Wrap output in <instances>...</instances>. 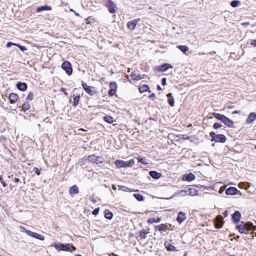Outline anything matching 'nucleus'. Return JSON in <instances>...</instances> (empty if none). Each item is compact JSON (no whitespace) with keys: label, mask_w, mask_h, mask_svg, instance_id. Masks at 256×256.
<instances>
[{"label":"nucleus","mask_w":256,"mask_h":256,"mask_svg":"<svg viewBox=\"0 0 256 256\" xmlns=\"http://www.w3.org/2000/svg\"><path fill=\"white\" fill-rule=\"evenodd\" d=\"M139 237L140 240H144L146 238V235L145 232H143L142 231L140 232L139 234Z\"/></svg>","instance_id":"41"},{"label":"nucleus","mask_w":256,"mask_h":256,"mask_svg":"<svg viewBox=\"0 0 256 256\" xmlns=\"http://www.w3.org/2000/svg\"><path fill=\"white\" fill-rule=\"evenodd\" d=\"M99 211H100V208H96L92 211V214H94V216H96L98 214Z\"/></svg>","instance_id":"46"},{"label":"nucleus","mask_w":256,"mask_h":256,"mask_svg":"<svg viewBox=\"0 0 256 256\" xmlns=\"http://www.w3.org/2000/svg\"><path fill=\"white\" fill-rule=\"evenodd\" d=\"M80 100V96H74L73 106H77L79 103Z\"/></svg>","instance_id":"31"},{"label":"nucleus","mask_w":256,"mask_h":256,"mask_svg":"<svg viewBox=\"0 0 256 256\" xmlns=\"http://www.w3.org/2000/svg\"><path fill=\"white\" fill-rule=\"evenodd\" d=\"M227 214H228V211H227V210H225V211L224 212V214L225 216H227Z\"/></svg>","instance_id":"63"},{"label":"nucleus","mask_w":256,"mask_h":256,"mask_svg":"<svg viewBox=\"0 0 256 256\" xmlns=\"http://www.w3.org/2000/svg\"><path fill=\"white\" fill-rule=\"evenodd\" d=\"M250 44L253 46L254 47H256V40H252L250 42Z\"/></svg>","instance_id":"54"},{"label":"nucleus","mask_w":256,"mask_h":256,"mask_svg":"<svg viewBox=\"0 0 256 256\" xmlns=\"http://www.w3.org/2000/svg\"><path fill=\"white\" fill-rule=\"evenodd\" d=\"M222 125L220 123L216 122L214 124L213 127L214 129H218L222 127Z\"/></svg>","instance_id":"43"},{"label":"nucleus","mask_w":256,"mask_h":256,"mask_svg":"<svg viewBox=\"0 0 256 256\" xmlns=\"http://www.w3.org/2000/svg\"><path fill=\"white\" fill-rule=\"evenodd\" d=\"M156 230H158L160 232H166L168 228V225L166 224H161L156 226Z\"/></svg>","instance_id":"22"},{"label":"nucleus","mask_w":256,"mask_h":256,"mask_svg":"<svg viewBox=\"0 0 256 256\" xmlns=\"http://www.w3.org/2000/svg\"><path fill=\"white\" fill-rule=\"evenodd\" d=\"M20 179H19L18 178H14V180H13V181H14V182H15V183H18V182H20Z\"/></svg>","instance_id":"56"},{"label":"nucleus","mask_w":256,"mask_h":256,"mask_svg":"<svg viewBox=\"0 0 256 256\" xmlns=\"http://www.w3.org/2000/svg\"><path fill=\"white\" fill-rule=\"evenodd\" d=\"M104 216L106 218L110 220L112 218V212L108 210H104Z\"/></svg>","instance_id":"30"},{"label":"nucleus","mask_w":256,"mask_h":256,"mask_svg":"<svg viewBox=\"0 0 256 256\" xmlns=\"http://www.w3.org/2000/svg\"><path fill=\"white\" fill-rule=\"evenodd\" d=\"M222 122L229 128L234 127V122L226 116Z\"/></svg>","instance_id":"21"},{"label":"nucleus","mask_w":256,"mask_h":256,"mask_svg":"<svg viewBox=\"0 0 256 256\" xmlns=\"http://www.w3.org/2000/svg\"><path fill=\"white\" fill-rule=\"evenodd\" d=\"M134 196L138 201L141 202L144 200V197L141 194H134Z\"/></svg>","instance_id":"34"},{"label":"nucleus","mask_w":256,"mask_h":256,"mask_svg":"<svg viewBox=\"0 0 256 256\" xmlns=\"http://www.w3.org/2000/svg\"><path fill=\"white\" fill-rule=\"evenodd\" d=\"M167 97L168 98V102L170 104V106H173L174 104V98L172 96V94L171 93L168 94L167 95Z\"/></svg>","instance_id":"24"},{"label":"nucleus","mask_w":256,"mask_h":256,"mask_svg":"<svg viewBox=\"0 0 256 256\" xmlns=\"http://www.w3.org/2000/svg\"><path fill=\"white\" fill-rule=\"evenodd\" d=\"M186 219V216L184 213L182 212H180L178 213V216L176 218V220L179 224L182 223Z\"/></svg>","instance_id":"13"},{"label":"nucleus","mask_w":256,"mask_h":256,"mask_svg":"<svg viewBox=\"0 0 256 256\" xmlns=\"http://www.w3.org/2000/svg\"><path fill=\"white\" fill-rule=\"evenodd\" d=\"M0 182L4 187H6V183L4 181H2Z\"/></svg>","instance_id":"58"},{"label":"nucleus","mask_w":256,"mask_h":256,"mask_svg":"<svg viewBox=\"0 0 256 256\" xmlns=\"http://www.w3.org/2000/svg\"><path fill=\"white\" fill-rule=\"evenodd\" d=\"M177 195H179L182 196H184L187 195V191L186 190H180L176 194Z\"/></svg>","instance_id":"36"},{"label":"nucleus","mask_w":256,"mask_h":256,"mask_svg":"<svg viewBox=\"0 0 256 256\" xmlns=\"http://www.w3.org/2000/svg\"><path fill=\"white\" fill-rule=\"evenodd\" d=\"M53 246L58 250L70 251V244H54Z\"/></svg>","instance_id":"5"},{"label":"nucleus","mask_w":256,"mask_h":256,"mask_svg":"<svg viewBox=\"0 0 256 256\" xmlns=\"http://www.w3.org/2000/svg\"><path fill=\"white\" fill-rule=\"evenodd\" d=\"M149 86L147 84H144L139 88V91L140 93H144L148 91Z\"/></svg>","instance_id":"26"},{"label":"nucleus","mask_w":256,"mask_h":256,"mask_svg":"<svg viewBox=\"0 0 256 256\" xmlns=\"http://www.w3.org/2000/svg\"><path fill=\"white\" fill-rule=\"evenodd\" d=\"M134 163L135 162L133 159L130 160L128 161L118 160L115 162V164L118 168L132 167Z\"/></svg>","instance_id":"3"},{"label":"nucleus","mask_w":256,"mask_h":256,"mask_svg":"<svg viewBox=\"0 0 256 256\" xmlns=\"http://www.w3.org/2000/svg\"><path fill=\"white\" fill-rule=\"evenodd\" d=\"M149 174L152 178L154 179H158L162 176V174L154 170L150 171Z\"/></svg>","instance_id":"23"},{"label":"nucleus","mask_w":256,"mask_h":256,"mask_svg":"<svg viewBox=\"0 0 256 256\" xmlns=\"http://www.w3.org/2000/svg\"><path fill=\"white\" fill-rule=\"evenodd\" d=\"M104 120L109 124L112 123V116H106L104 117Z\"/></svg>","instance_id":"38"},{"label":"nucleus","mask_w":256,"mask_h":256,"mask_svg":"<svg viewBox=\"0 0 256 256\" xmlns=\"http://www.w3.org/2000/svg\"><path fill=\"white\" fill-rule=\"evenodd\" d=\"M187 191V195L190 196H195L198 195V190L194 188H188Z\"/></svg>","instance_id":"19"},{"label":"nucleus","mask_w":256,"mask_h":256,"mask_svg":"<svg viewBox=\"0 0 256 256\" xmlns=\"http://www.w3.org/2000/svg\"><path fill=\"white\" fill-rule=\"evenodd\" d=\"M256 120V113L251 112L246 119V122L247 124H250Z\"/></svg>","instance_id":"12"},{"label":"nucleus","mask_w":256,"mask_h":256,"mask_svg":"<svg viewBox=\"0 0 256 256\" xmlns=\"http://www.w3.org/2000/svg\"><path fill=\"white\" fill-rule=\"evenodd\" d=\"M178 48L184 53H186L188 50V48L186 46H178Z\"/></svg>","instance_id":"33"},{"label":"nucleus","mask_w":256,"mask_h":256,"mask_svg":"<svg viewBox=\"0 0 256 256\" xmlns=\"http://www.w3.org/2000/svg\"><path fill=\"white\" fill-rule=\"evenodd\" d=\"M240 112L238 110H235L232 112V114H240Z\"/></svg>","instance_id":"59"},{"label":"nucleus","mask_w":256,"mask_h":256,"mask_svg":"<svg viewBox=\"0 0 256 256\" xmlns=\"http://www.w3.org/2000/svg\"><path fill=\"white\" fill-rule=\"evenodd\" d=\"M110 89L108 90V94L110 96H112V82H110Z\"/></svg>","instance_id":"52"},{"label":"nucleus","mask_w":256,"mask_h":256,"mask_svg":"<svg viewBox=\"0 0 256 256\" xmlns=\"http://www.w3.org/2000/svg\"><path fill=\"white\" fill-rule=\"evenodd\" d=\"M86 24H88L95 21L94 18L92 16H88L86 20Z\"/></svg>","instance_id":"32"},{"label":"nucleus","mask_w":256,"mask_h":256,"mask_svg":"<svg viewBox=\"0 0 256 256\" xmlns=\"http://www.w3.org/2000/svg\"><path fill=\"white\" fill-rule=\"evenodd\" d=\"M212 114L216 118L217 120H219L222 121V122H223L224 118H226L225 116H224L223 114H218V113L214 112V113H213Z\"/></svg>","instance_id":"25"},{"label":"nucleus","mask_w":256,"mask_h":256,"mask_svg":"<svg viewBox=\"0 0 256 256\" xmlns=\"http://www.w3.org/2000/svg\"><path fill=\"white\" fill-rule=\"evenodd\" d=\"M238 190L234 187H230L226 190V194L227 195H234L236 194Z\"/></svg>","instance_id":"17"},{"label":"nucleus","mask_w":256,"mask_h":256,"mask_svg":"<svg viewBox=\"0 0 256 256\" xmlns=\"http://www.w3.org/2000/svg\"><path fill=\"white\" fill-rule=\"evenodd\" d=\"M30 108V104L28 102H24L22 106V109L23 111L25 112Z\"/></svg>","instance_id":"29"},{"label":"nucleus","mask_w":256,"mask_h":256,"mask_svg":"<svg viewBox=\"0 0 256 256\" xmlns=\"http://www.w3.org/2000/svg\"><path fill=\"white\" fill-rule=\"evenodd\" d=\"M82 86L85 92L89 95L92 96L95 94L96 91L94 86H88L86 83L84 82L82 83Z\"/></svg>","instance_id":"7"},{"label":"nucleus","mask_w":256,"mask_h":256,"mask_svg":"<svg viewBox=\"0 0 256 256\" xmlns=\"http://www.w3.org/2000/svg\"><path fill=\"white\" fill-rule=\"evenodd\" d=\"M29 236L40 240H44V236L32 231H30Z\"/></svg>","instance_id":"15"},{"label":"nucleus","mask_w":256,"mask_h":256,"mask_svg":"<svg viewBox=\"0 0 256 256\" xmlns=\"http://www.w3.org/2000/svg\"><path fill=\"white\" fill-rule=\"evenodd\" d=\"M210 136L212 138L211 142L224 143L226 142V138L224 135L222 134H216L214 132H211L210 133Z\"/></svg>","instance_id":"2"},{"label":"nucleus","mask_w":256,"mask_h":256,"mask_svg":"<svg viewBox=\"0 0 256 256\" xmlns=\"http://www.w3.org/2000/svg\"><path fill=\"white\" fill-rule=\"evenodd\" d=\"M78 130H80V131H83V132H86V130H84V128H80L78 129Z\"/></svg>","instance_id":"64"},{"label":"nucleus","mask_w":256,"mask_h":256,"mask_svg":"<svg viewBox=\"0 0 256 256\" xmlns=\"http://www.w3.org/2000/svg\"><path fill=\"white\" fill-rule=\"evenodd\" d=\"M140 21V19L138 18L128 22L127 24V28L131 30H134Z\"/></svg>","instance_id":"8"},{"label":"nucleus","mask_w":256,"mask_h":256,"mask_svg":"<svg viewBox=\"0 0 256 256\" xmlns=\"http://www.w3.org/2000/svg\"><path fill=\"white\" fill-rule=\"evenodd\" d=\"M172 66L169 64H164L158 66L156 70L160 72H164L166 71L169 68H172Z\"/></svg>","instance_id":"10"},{"label":"nucleus","mask_w":256,"mask_h":256,"mask_svg":"<svg viewBox=\"0 0 256 256\" xmlns=\"http://www.w3.org/2000/svg\"><path fill=\"white\" fill-rule=\"evenodd\" d=\"M166 78H162V84L163 86H165L166 85Z\"/></svg>","instance_id":"55"},{"label":"nucleus","mask_w":256,"mask_h":256,"mask_svg":"<svg viewBox=\"0 0 256 256\" xmlns=\"http://www.w3.org/2000/svg\"><path fill=\"white\" fill-rule=\"evenodd\" d=\"M114 88H116V89L117 88V85L115 82H113V95H114L116 92V90L114 89Z\"/></svg>","instance_id":"51"},{"label":"nucleus","mask_w":256,"mask_h":256,"mask_svg":"<svg viewBox=\"0 0 256 256\" xmlns=\"http://www.w3.org/2000/svg\"><path fill=\"white\" fill-rule=\"evenodd\" d=\"M146 76V75L140 74L136 72H134L130 74V77L134 80H139L144 78Z\"/></svg>","instance_id":"9"},{"label":"nucleus","mask_w":256,"mask_h":256,"mask_svg":"<svg viewBox=\"0 0 256 256\" xmlns=\"http://www.w3.org/2000/svg\"><path fill=\"white\" fill-rule=\"evenodd\" d=\"M154 97H155V94H152L151 95H150L149 96V98H154Z\"/></svg>","instance_id":"60"},{"label":"nucleus","mask_w":256,"mask_h":256,"mask_svg":"<svg viewBox=\"0 0 256 256\" xmlns=\"http://www.w3.org/2000/svg\"><path fill=\"white\" fill-rule=\"evenodd\" d=\"M138 161L143 164H146L148 162H146L145 158H138Z\"/></svg>","instance_id":"44"},{"label":"nucleus","mask_w":256,"mask_h":256,"mask_svg":"<svg viewBox=\"0 0 256 256\" xmlns=\"http://www.w3.org/2000/svg\"><path fill=\"white\" fill-rule=\"evenodd\" d=\"M33 171L38 175L39 176L40 174V172L39 169L37 168H34Z\"/></svg>","instance_id":"47"},{"label":"nucleus","mask_w":256,"mask_h":256,"mask_svg":"<svg viewBox=\"0 0 256 256\" xmlns=\"http://www.w3.org/2000/svg\"><path fill=\"white\" fill-rule=\"evenodd\" d=\"M60 91L64 93L65 96H68V94L66 92V89L64 88H61Z\"/></svg>","instance_id":"50"},{"label":"nucleus","mask_w":256,"mask_h":256,"mask_svg":"<svg viewBox=\"0 0 256 256\" xmlns=\"http://www.w3.org/2000/svg\"><path fill=\"white\" fill-rule=\"evenodd\" d=\"M34 94L32 92H28L27 97L26 98V100H33Z\"/></svg>","instance_id":"39"},{"label":"nucleus","mask_w":256,"mask_h":256,"mask_svg":"<svg viewBox=\"0 0 256 256\" xmlns=\"http://www.w3.org/2000/svg\"><path fill=\"white\" fill-rule=\"evenodd\" d=\"M16 88L24 92L27 89V84L25 82H18L16 84Z\"/></svg>","instance_id":"16"},{"label":"nucleus","mask_w":256,"mask_h":256,"mask_svg":"<svg viewBox=\"0 0 256 256\" xmlns=\"http://www.w3.org/2000/svg\"><path fill=\"white\" fill-rule=\"evenodd\" d=\"M18 99V96L15 93L11 92L8 95V100L11 104H14Z\"/></svg>","instance_id":"11"},{"label":"nucleus","mask_w":256,"mask_h":256,"mask_svg":"<svg viewBox=\"0 0 256 256\" xmlns=\"http://www.w3.org/2000/svg\"><path fill=\"white\" fill-rule=\"evenodd\" d=\"M90 200L94 203V204H96L97 202L99 200L98 198H94L93 197H91L90 198Z\"/></svg>","instance_id":"49"},{"label":"nucleus","mask_w":256,"mask_h":256,"mask_svg":"<svg viewBox=\"0 0 256 256\" xmlns=\"http://www.w3.org/2000/svg\"><path fill=\"white\" fill-rule=\"evenodd\" d=\"M157 88H158V90H162V88H161V87L159 85L158 86Z\"/></svg>","instance_id":"62"},{"label":"nucleus","mask_w":256,"mask_h":256,"mask_svg":"<svg viewBox=\"0 0 256 256\" xmlns=\"http://www.w3.org/2000/svg\"><path fill=\"white\" fill-rule=\"evenodd\" d=\"M106 6L108 8L109 12L112 13V2L109 0L108 4H106Z\"/></svg>","instance_id":"40"},{"label":"nucleus","mask_w":256,"mask_h":256,"mask_svg":"<svg viewBox=\"0 0 256 256\" xmlns=\"http://www.w3.org/2000/svg\"><path fill=\"white\" fill-rule=\"evenodd\" d=\"M6 140V138L4 136L0 137V142H2Z\"/></svg>","instance_id":"57"},{"label":"nucleus","mask_w":256,"mask_h":256,"mask_svg":"<svg viewBox=\"0 0 256 256\" xmlns=\"http://www.w3.org/2000/svg\"><path fill=\"white\" fill-rule=\"evenodd\" d=\"M16 44L13 43L12 42H8L6 44V46L7 48H9V47H10L12 46H16Z\"/></svg>","instance_id":"48"},{"label":"nucleus","mask_w":256,"mask_h":256,"mask_svg":"<svg viewBox=\"0 0 256 256\" xmlns=\"http://www.w3.org/2000/svg\"><path fill=\"white\" fill-rule=\"evenodd\" d=\"M196 178L195 176L192 173H189L186 176V180L188 182H191L194 180Z\"/></svg>","instance_id":"28"},{"label":"nucleus","mask_w":256,"mask_h":256,"mask_svg":"<svg viewBox=\"0 0 256 256\" xmlns=\"http://www.w3.org/2000/svg\"><path fill=\"white\" fill-rule=\"evenodd\" d=\"M20 229L22 230V232L26 233L28 236H29L30 232V230H27L24 227V226H20Z\"/></svg>","instance_id":"42"},{"label":"nucleus","mask_w":256,"mask_h":256,"mask_svg":"<svg viewBox=\"0 0 256 256\" xmlns=\"http://www.w3.org/2000/svg\"><path fill=\"white\" fill-rule=\"evenodd\" d=\"M122 190H123V191H126V192H131L130 190V189L128 188H126V186H122Z\"/></svg>","instance_id":"53"},{"label":"nucleus","mask_w":256,"mask_h":256,"mask_svg":"<svg viewBox=\"0 0 256 256\" xmlns=\"http://www.w3.org/2000/svg\"><path fill=\"white\" fill-rule=\"evenodd\" d=\"M62 68L66 72L68 75L72 74V69L71 64L67 60L64 61L62 64Z\"/></svg>","instance_id":"6"},{"label":"nucleus","mask_w":256,"mask_h":256,"mask_svg":"<svg viewBox=\"0 0 256 256\" xmlns=\"http://www.w3.org/2000/svg\"><path fill=\"white\" fill-rule=\"evenodd\" d=\"M52 10V7L48 6H42L37 8L36 10V12H40L44 10Z\"/></svg>","instance_id":"20"},{"label":"nucleus","mask_w":256,"mask_h":256,"mask_svg":"<svg viewBox=\"0 0 256 256\" xmlns=\"http://www.w3.org/2000/svg\"><path fill=\"white\" fill-rule=\"evenodd\" d=\"M16 46L18 47L22 51H24L27 50V48L25 46H22L19 44H16Z\"/></svg>","instance_id":"45"},{"label":"nucleus","mask_w":256,"mask_h":256,"mask_svg":"<svg viewBox=\"0 0 256 256\" xmlns=\"http://www.w3.org/2000/svg\"><path fill=\"white\" fill-rule=\"evenodd\" d=\"M164 246L168 251H174L175 250L176 248L168 242L164 243Z\"/></svg>","instance_id":"27"},{"label":"nucleus","mask_w":256,"mask_h":256,"mask_svg":"<svg viewBox=\"0 0 256 256\" xmlns=\"http://www.w3.org/2000/svg\"><path fill=\"white\" fill-rule=\"evenodd\" d=\"M79 192V190L76 185L74 184L69 189V194L72 195L73 194H78Z\"/></svg>","instance_id":"18"},{"label":"nucleus","mask_w":256,"mask_h":256,"mask_svg":"<svg viewBox=\"0 0 256 256\" xmlns=\"http://www.w3.org/2000/svg\"><path fill=\"white\" fill-rule=\"evenodd\" d=\"M222 226V224H220V225H218V224H216V227L217 228H220Z\"/></svg>","instance_id":"61"},{"label":"nucleus","mask_w":256,"mask_h":256,"mask_svg":"<svg viewBox=\"0 0 256 256\" xmlns=\"http://www.w3.org/2000/svg\"><path fill=\"white\" fill-rule=\"evenodd\" d=\"M240 217L241 214L238 211H236L232 216V220L236 224L240 222Z\"/></svg>","instance_id":"14"},{"label":"nucleus","mask_w":256,"mask_h":256,"mask_svg":"<svg viewBox=\"0 0 256 256\" xmlns=\"http://www.w3.org/2000/svg\"><path fill=\"white\" fill-rule=\"evenodd\" d=\"M240 4V2L238 1V0H232L231 3H230V5L234 7V8H236V6H238Z\"/></svg>","instance_id":"37"},{"label":"nucleus","mask_w":256,"mask_h":256,"mask_svg":"<svg viewBox=\"0 0 256 256\" xmlns=\"http://www.w3.org/2000/svg\"><path fill=\"white\" fill-rule=\"evenodd\" d=\"M87 160L88 162L96 164H99L103 162V158L102 157L96 156L95 154L88 156Z\"/></svg>","instance_id":"4"},{"label":"nucleus","mask_w":256,"mask_h":256,"mask_svg":"<svg viewBox=\"0 0 256 256\" xmlns=\"http://www.w3.org/2000/svg\"><path fill=\"white\" fill-rule=\"evenodd\" d=\"M237 228L240 233L244 234H248L250 230L254 232L256 230V226L250 222L245 223L241 222L240 224L237 226Z\"/></svg>","instance_id":"1"},{"label":"nucleus","mask_w":256,"mask_h":256,"mask_svg":"<svg viewBox=\"0 0 256 256\" xmlns=\"http://www.w3.org/2000/svg\"><path fill=\"white\" fill-rule=\"evenodd\" d=\"M161 221V218H150L148 220V222H152V223H158L160 222Z\"/></svg>","instance_id":"35"}]
</instances>
